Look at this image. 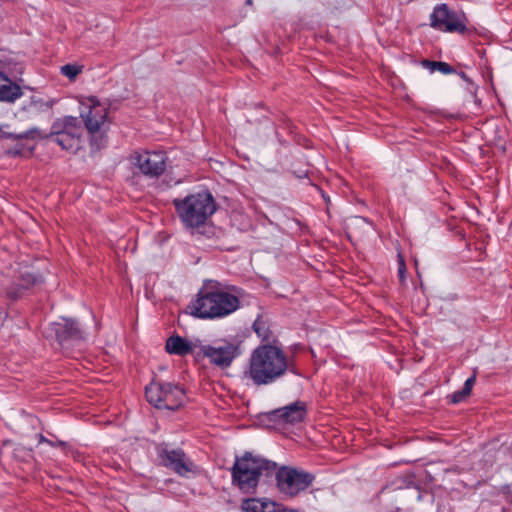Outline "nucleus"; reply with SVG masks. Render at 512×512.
<instances>
[{
    "label": "nucleus",
    "instance_id": "4",
    "mask_svg": "<svg viewBox=\"0 0 512 512\" xmlns=\"http://www.w3.org/2000/svg\"><path fill=\"white\" fill-rule=\"evenodd\" d=\"M172 204L181 223L191 230L205 226L217 211V203L208 190L191 193L184 198H175Z\"/></svg>",
    "mask_w": 512,
    "mask_h": 512
},
{
    "label": "nucleus",
    "instance_id": "12",
    "mask_svg": "<svg viewBox=\"0 0 512 512\" xmlns=\"http://www.w3.org/2000/svg\"><path fill=\"white\" fill-rule=\"evenodd\" d=\"M130 162L143 175L155 178L165 172L167 156L163 151H135L130 156Z\"/></svg>",
    "mask_w": 512,
    "mask_h": 512
},
{
    "label": "nucleus",
    "instance_id": "10",
    "mask_svg": "<svg viewBox=\"0 0 512 512\" xmlns=\"http://www.w3.org/2000/svg\"><path fill=\"white\" fill-rule=\"evenodd\" d=\"M274 475L280 493L290 498L307 490L315 479V476L309 472L287 466L277 467Z\"/></svg>",
    "mask_w": 512,
    "mask_h": 512
},
{
    "label": "nucleus",
    "instance_id": "17",
    "mask_svg": "<svg viewBox=\"0 0 512 512\" xmlns=\"http://www.w3.org/2000/svg\"><path fill=\"white\" fill-rule=\"evenodd\" d=\"M42 282V279L40 276L35 275L31 272H23L20 274V277L18 278L17 282L15 283V288H10L7 291V295L10 299L16 300L21 297L22 290H28L31 287L38 285Z\"/></svg>",
    "mask_w": 512,
    "mask_h": 512
},
{
    "label": "nucleus",
    "instance_id": "8",
    "mask_svg": "<svg viewBox=\"0 0 512 512\" xmlns=\"http://www.w3.org/2000/svg\"><path fill=\"white\" fill-rule=\"evenodd\" d=\"M429 19L430 26L437 31L461 35L472 32L465 13L451 9L446 3L437 4Z\"/></svg>",
    "mask_w": 512,
    "mask_h": 512
},
{
    "label": "nucleus",
    "instance_id": "11",
    "mask_svg": "<svg viewBox=\"0 0 512 512\" xmlns=\"http://www.w3.org/2000/svg\"><path fill=\"white\" fill-rule=\"evenodd\" d=\"M44 333L47 338H54L63 349H68L86 338L80 324L72 318H61L50 323Z\"/></svg>",
    "mask_w": 512,
    "mask_h": 512
},
{
    "label": "nucleus",
    "instance_id": "29",
    "mask_svg": "<svg viewBox=\"0 0 512 512\" xmlns=\"http://www.w3.org/2000/svg\"><path fill=\"white\" fill-rule=\"evenodd\" d=\"M21 152H22V150H21V149L16 148V149H14V150H11L9 153H10V154H12V155H14V156H18V155H20V154H21Z\"/></svg>",
    "mask_w": 512,
    "mask_h": 512
},
{
    "label": "nucleus",
    "instance_id": "15",
    "mask_svg": "<svg viewBox=\"0 0 512 512\" xmlns=\"http://www.w3.org/2000/svg\"><path fill=\"white\" fill-rule=\"evenodd\" d=\"M243 512H296L288 509L282 504L263 498L245 499L241 504Z\"/></svg>",
    "mask_w": 512,
    "mask_h": 512
},
{
    "label": "nucleus",
    "instance_id": "13",
    "mask_svg": "<svg viewBox=\"0 0 512 512\" xmlns=\"http://www.w3.org/2000/svg\"><path fill=\"white\" fill-rule=\"evenodd\" d=\"M202 353L210 362L219 367H228L240 354L239 347L233 343H224L219 346H204Z\"/></svg>",
    "mask_w": 512,
    "mask_h": 512
},
{
    "label": "nucleus",
    "instance_id": "27",
    "mask_svg": "<svg viewBox=\"0 0 512 512\" xmlns=\"http://www.w3.org/2000/svg\"><path fill=\"white\" fill-rule=\"evenodd\" d=\"M437 64L438 61H432V60H423L422 66L426 69H428L431 73L435 72L437 70Z\"/></svg>",
    "mask_w": 512,
    "mask_h": 512
},
{
    "label": "nucleus",
    "instance_id": "6",
    "mask_svg": "<svg viewBox=\"0 0 512 512\" xmlns=\"http://www.w3.org/2000/svg\"><path fill=\"white\" fill-rule=\"evenodd\" d=\"M79 112L81 122L90 135L92 147L100 148L95 139V134L108 130L111 120L109 118V106L101 102L97 97H83L79 100Z\"/></svg>",
    "mask_w": 512,
    "mask_h": 512
},
{
    "label": "nucleus",
    "instance_id": "2",
    "mask_svg": "<svg viewBox=\"0 0 512 512\" xmlns=\"http://www.w3.org/2000/svg\"><path fill=\"white\" fill-rule=\"evenodd\" d=\"M288 369L289 360L283 348L267 343L252 351L244 376L255 386H267L283 378Z\"/></svg>",
    "mask_w": 512,
    "mask_h": 512
},
{
    "label": "nucleus",
    "instance_id": "23",
    "mask_svg": "<svg viewBox=\"0 0 512 512\" xmlns=\"http://www.w3.org/2000/svg\"><path fill=\"white\" fill-rule=\"evenodd\" d=\"M397 264H398V276L401 281H404L405 277H406V264H405V259L400 251L397 254Z\"/></svg>",
    "mask_w": 512,
    "mask_h": 512
},
{
    "label": "nucleus",
    "instance_id": "28",
    "mask_svg": "<svg viewBox=\"0 0 512 512\" xmlns=\"http://www.w3.org/2000/svg\"><path fill=\"white\" fill-rule=\"evenodd\" d=\"M39 443H47L51 446H54V443L50 441L49 439L45 438L43 435H39Z\"/></svg>",
    "mask_w": 512,
    "mask_h": 512
},
{
    "label": "nucleus",
    "instance_id": "9",
    "mask_svg": "<svg viewBox=\"0 0 512 512\" xmlns=\"http://www.w3.org/2000/svg\"><path fill=\"white\" fill-rule=\"evenodd\" d=\"M156 454L161 466L180 477L188 478L199 472L198 466L181 448H171L163 442L157 444Z\"/></svg>",
    "mask_w": 512,
    "mask_h": 512
},
{
    "label": "nucleus",
    "instance_id": "21",
    "mask_svg": "<svg viewBox=\"0 0 512 512\" xmlns=\"http://www.w3.org/2000/svg\"><path fill=\"white\" fill-rule=\"evenodd\" d=\"M253 330L263 341H269L272 337V333L269 328L266 326V322L258 317L253 323Z\"/></svg>",
    "mask_w": 512,
    "mask_h": 512
},
{
    "label": "nucleus",
    "instance_id": "3",
    "mask_svg": "<svg viewBox=\"0 0 512 512\" xmlns=\"http://www.w3.org/2000/svg\"><path fill=\"white\" fill-rule=\"evenodd\" d=\"M277 463L246 451L236 456L230 468L232 484L243 493H254L262 477L270 478L276 472Z\"/></svg>",
    "mask_w": 512,
    "mask_h": 512
},
{
    "label": "nucleus",
    "instance_id": "20",
    "mask_svg": "<svg viewBox=\"0 0 512 512\" xmlns=\"http://www.w3.org/2000/svg\"><path fill=\"white\" fill-rule=\"evenodd\" d=\"M48 133H45L41 131L37 127H32L28 130H26L23 133H12V132H6L3 134V137L11 140H21V139H31V140H49V136H47Z\"/></svg>",
    "mask_w": 512,
    "mask_h": 512
},
{
    "label": "nucleus",
    "instance_id": "22",
    "mask_svg": "<svg viewBox=\"0 0 512 512\" xmlns=\"http://www.w3.org/2000/svg\"><path fill=\"white\" fill-rule=\"evenodd\" d=\"M82 71L81 67L73 64H66L61 67V73L69 79H74Z\"/></svg>",
    "mask_w": 512,
    "mask_h": 512
},
{
    "label": "nucleus",
    "instance_id": "19",
    "mask_svg": "<svg viewBox=\"0 0 512 512\" xmlns=\"http://www.w3.org/2000/svg\"><path fill=\"white\" fill-rule=\"evenodd\" d=\"M169 354L185 356L193 351V345L181 336H171L167 339L165 345Z\"/></svg>",
    "mask_w": 512,
    "mask_h": 512
},
{
    "label": "nucleus",
    "instance_id": "30",
    "mask_svg": "<svg viewBox=\"0 0 512 512\" xmlns=\"http://www.w3.org/2000/svg\"><path fill=\"white\" fill-rule=\"evenodd\" d=\"M245 3H246V5H249V6H250V5H252V4H253V0H246V2H245Z\"/></svg>",
    "mask_w": 512,
    "mask_h": 512
},
{
    "label": "nucleus",
    "instance_id": "18",
    "mask_svg": "<svg viewBox=\"0 0 512 512\" xmlns=\"http://www.w3.org/2000/svg\"><path fill=\"white\" fill-rule=\"evenodd\" d=\"M21 87L6 75L0 85V101L13 103L22 96Z\"/></svg>",
    "mask_w": 512,
    "mask_h": 512
},
{
    "label": "nucleus",
    "instance_id": "5",
    "mask_svg": "<svg viewBox=\"0 0 512 512\" xmlns=\"http://www.w3.org/2000/svg\"><path fill=\"white\" fill-rule=\"evenodd\" d=\"M49 140L56 143L62 150L77 153L84 144V128L79 118L65 115L56 118L47 134Z\"/></svg>",
    "mask_w": 512,
    "mask_h": 512
},
{
    "label": "nucleus",
    "instance_id": "25",
    "mask_svg": "<svg viewBox=\"0 0 512 512\" xmlns=\"http://www.w3.org/2000/svg\"><path fill=\"white\" fill-rule=\"evenodd\" d=\"M436 71L446 75V74L454 73L455 69L450 64H448L446 62L438 61Z\"/></svg>",
    "mask_w": 512,
    "mask_h": 512
},
{
    "label": "nucleus",
    "instance_id": "1",
    "mask_svg": "<svg viewBox=\"0 0 512 512\" xmlns=\"http://www.w3.org/2000/svg\"><path fill=\"white\" fill-rule=\"evenodd\" d=\"M242 289L217 280H205L197 297L189 305L192 316L199 319H221L240 308Z\"/></svg>",
    "mask_w": 512,
    "mask_h": 512
},
{
    "label": "nucleus",
    "instance_id": "7",
    "mask_svg": "<svg viewBox=\"0 0 512 512\" xmlns=\"http://www.w3.org/2000/svg\"><path fill=\"white\" fill-rule=\"evenodd\" d=\"M147 401L158 409L177 410L185 402L184 390L177 384L152 382L146 386Z\"/></svg>",
    "mask_w": 512,
    "mask_h": 512
},
{
    "label": "nucleus",
    "instance_id": "14",
    "mask_svg": "<svg viewBox=\"0 0 512 512\" xmlns=\"http://www.w3.org/2000/svg\"><path fill=\"white\" fill-rule=\"evenodd\" d=\"M272 414L284 423L296 424L304 420L307 414V408L305 402L296 401L274 410Z\"/></svg>",
    "mask_w": 512,
    "mask_h": 512
},
{
    "label": "nucleus",
    "instance_id": "16",
    "mask_svg": "<svg viewBox=\"0 0 512 512\" xmlns=\"http://www.w3.org/2000/svg\"><path fill=\"white\" fill-rule=\"evenodd\" d=\"M54 101H45L38 97H31V99L25 103L19 113L23 120L34 119L43 112H47L53 107Z\"/></svg>",
    "mask_w": 512,
    "mask_h": 512
},
{
    "label": "nucleus",
    "instance_id": "26",
    "mask_svg": "<svg viewBox=\"0 0 512 512\" xmlns=\"http://www.w3.org/2000/svg\"><path fill=\"white\" fill-rule=\"evenodd\" d=\"M475 382H476V376L475 375H472L471 377H469L465 381L464 386H463L464 393L471 394V391H472V388H473Z\"/></svg>",
    "mask_w": 512,
    "mask_h": 512
},
{
    "label": "nucleus",
    "instance_id": "24",
    "mask_svg": "<svg viewBox=\"0 0 512 512\" xmlns=\"http://www.w3.org/2000/svg\"><path fill=\"white\" fill-rule=\"evenodd\" d=\"M468 396H470V394L468 393H464V389L462 388L461 390H458V391H455L452 395H451V402L453 404H458V403H461L463 402Z\"/></svg>",
    "mask_w": 512,
    "mask_h": 512
}]
</instances>
